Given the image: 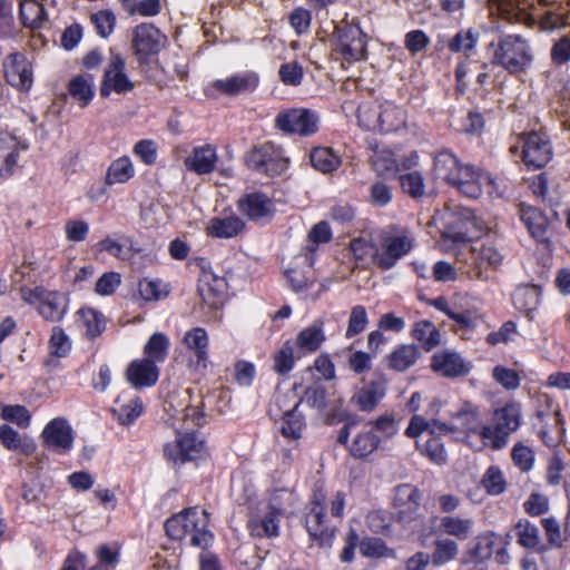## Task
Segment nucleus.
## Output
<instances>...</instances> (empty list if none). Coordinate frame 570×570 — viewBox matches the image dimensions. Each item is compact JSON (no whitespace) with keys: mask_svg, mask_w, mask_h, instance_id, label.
Instances as JSON below:
<instances>
[{"mask_svg":"<svg viewBox=\"0 0 570 570\" xmlns=\"http://www.w3.org/2000/svg\"><path fill=\"white\" fill-rule=\"evenodd\" d=\"M491 65L501 67L510 75L525 72L533 62L529 41L520 35H500L489 45Z\"/></svg>","mask_w":570,"mask_h":570,"instance_id":"f03ea898","label":"nucleus"},{"mask_svg":"<svg viewBox=\"0 0 570 570\" xmlns=\"http://www.w3.org/2000/svg\"><path fill=\"white\" fill-rule=\"evenodd\" d=\"M385 394V389L382 384L372 382L366 386L358 390L352 397V401L358 406L361 411H373Z\"/></svg>","mask_w":570,"mask_h":570,"instance_id":"4c0bfd02","label":"nucleus"},{"mask_svg":"<svg viewBox=\"0 0 570 570\" xmlns=\"http://www.w3.org/2000/svg\"><path fill=\"white\" fill-rule=\"evenodd\" d=\"M462 165L458 157L450 150H440L433 157L434 178L441 179L450 185Z\"/></svg>","mask_w":570,"mask_h":570,"instance_id":"c85d7f7f","label":"nucleus"},{"mask_svg":"<svg viewBox=\"0 0 570 570\" xmlns=\"http://www.w3.org/2000/svg\"><path fill=\"white\" fill-rule=\"evenodd\" d=\"M71 350V342L65 331L55 326L49 340L50 354L56 357H65Z\"/></svg>","mask_w":570,"mask_h":570,"instance_id":"bf43d9fd","label":"nucleus"},{"mask_svg":"<svg viewBox=\"0 0 570 570\" xmlns=\"http://www.w3.org/2000/svg\"><path fill=\"white\" fill-rule=\"evenodd\" d=\"M245 228V223L237 216L213 217L207 225L206 232L216 238H232L237 236Z\"/></svg>","mask_w":570,"mask_h":570,"instance_id":"2f4dec72","label":"nucleus"},{"mask_svg":"<svg viewBox=\"0 0 570 570\" xmlns=\"http://www.w3.org/2000/svg\"><path fill=\"white\" fill-rule=\"evenodd\" d=\"M324 495H315L311 502L309 511L305 517V524L311 539L321 548H331L334 541V529L325 524Z\"/></svg>","mask_w":570,"mask_h":570,"instance_id":"9b49d317","label":"nucleus"},{"mask_svg":"<svg viewBox=\"0 0 570 570\" xmlns=\"http://www.w3.org/2000/svg\"><path fill=\"white\" fill-rule=\"evenodd\" d=\"M431 368L442 377L456 379L466 376L472 365L460 353L442 350L431 357Z\"/></svg>","mask_w":570,"mask_h":570,"instance_id":"ddd939ff","label":"nucleus"},{"mask_svg":"<svg viewBox=\"0 0 570 570\" xmlns=\"http://www.w3.org/2000/svg\"><path fill=\"white\" fill-rule=\"evenodd\" d=\"M78 315L82 326L86 328L85 335L88 338L94 340L105 331L106 318L100 312L92 308H81Z\"/></svg>","mask_w":570,"mask_h":570,"instance_id":"a18cd8bd","label":"nucleus"},{"mask_svg":"<svg viewBox=\"0 0 570 570\" xmlns=\"http://www.w3.org/2000/svg\"><path fill=\"white\" fill-rule=\"evenodd\" d=\"M421 348L414 344H401L386 357L389 368L404 372L412 367L421 357Z\"/></svg>","mask_w":570,"mask_h":570,"instance_id":"c756f323","label":"nucleus"},{"mask_svg":"<svg viewBox=\"0 0 570 570\" xmlns=\"http://www.w3.org/2000/svg\"><path fill=\"white\" fill-rule=\"evenodd\" d=\"M278 515L268 511L263 518H252L248 521L250 534L257 538H273L278 535L279 529Z\"/></svg>","mask_w":570,"mask_h":570,"instance_id":"79ce46f5","label":"nucleus"},{"mask_svg":"<svg viewBox=\"0 0 570 570\" xmlns=\"http://www.w3.org/2000/svg\"><path fill=\"white\" fill-rule=\"evenodd\" d=\"M312 166L322 171L331 173L340 166V158L331 148L317 147L311 151L309 155Z\"/></svg>","mask_w":570,"mask_h":570,"instance_id":"09e8293b","label":"nucleus"},{"mask_svg":"<svg viewBox=\"0 0 570 570\" xmlns=\"http://www.w3.org/2000/svg\"><path fill=\"white\" fill-rule=\"evenodd\" d=\"M520 218L538 243L544 244L549 240V222L540 209L522 204L520 206Z\"/></svg>","mask_w":570,"mask_h":570,"instance_id":"4be33fe9","label":"nucleus"},{"mask_svg":"<svg viewBox=\"0 0 570 570\" xmlns=\"http://www.w3.org/2000/svg\"><path fill=\"white\" fill-rule=\"evenodd\" d=\"M475 522L471 517L445 514L439 519V531L460 541L468 540L474 531Z\"/></svg>","mask_w":570,"mask_h":570,"instance_id":"5701e85b","label":"nucleus"},{"mask_svg":"<svg viewBox=\"0 0 570 570\" xmlns=\"http://www.w3.org/2000/svg\"><path fill=\"white\" fill-rule=\"evenodd\" d=\"M4 77L7 81L18 88L28 89L32 83L31 66L24 55L13 52L3 60Z\"/></svg>","mask_w":570,"mask_h":570,"instance_id":"dca6fc26","label":"nucleus"},{"mask_svg":"<svg viewBox=\"0 0 570 570\" xmlns=\"http://www.w3.org/2000/svg\"><path fill=\"white\" fill-rule=\"evenodd\" d=\"M294 503V494L286 490L274 491L268 501V509L272 513L283 517Z\"/></svg>","mask_w":570,"mask_h":570,"instance_id":"e2e57ef3","label":"nucleus"},{"mask_svg":"<svg viewBox=\"0 0 570 570\" xmlns=\"http://www.w3.org/2000/svg\"><path fill=\"white\" fill-rule=\"evenodd\" d=\"M294 366V347L289 342H286L283 347L274 356V370L284 375L288 373Z\"/></svg>","mask_w":570,"mask_h":570,"instance_id":"774afa93","label":"nucleus"},{"mask_svg":"<svg viewBox=\"0 0 570 570\" xmlns=\"http://www.w3.org/2000/svg\"><path fill=\"white\" fill-rule=\"evenodd\" d=\"M458 554L459 546L454 540L450 538L436 539L431 560L434 566L440 567L454 560Z\"/></svg>","mask_w":570,"mask_h":570,"instance_id":"3c124183","label":"nucleus"},{"mask_svg":"<svg viewBox=\"0 0 570 570\" xmlns=\"http://www.w3.org/2000/svg\"><path fill=\"white\" fill-rule=\"evenodd\" d=\"M485 228L482 219L473 210L461 208L454 214V219L446 228L445 235L455 243H468L480 237Z\"/></svg>","mask_w":570,"mask_h":570,"instance_id":"9d476101","label":"nucleus"},{"mask_svg":"<svg viewBox=\"0 0 570 570\" xmlns=\"http://www.w3.org/2000/svg\"><path fill=\"white\" fill-rule=\"evenodd\" d=\"M480 178L479 169L471 165H462L450 185L470 198H478L482 194Z\"/></svg>","mask_w":570,"mask_h":570,"instance_id":"393cba45","label":"nucleus"},{"mask_svg":"<svg viewBox=\"0 0 570 570\" xmlns=\"http://www.w3.org/2000/svg\"><path fill=\"white\" fill-rule=\"evenodd\" d=\"M169 348V340L164 333H154L144 347L145 360L155 364L165 362Z\"/></svg>","mask_w":570,"mask_h":570,"instance_id":"49530a36","label":"nucleus"},{"mask_svg":"<svg viewBox=\"0 0 570 570\" xmlns=\"http://www.w3.org/2000/svg\"><path fill=\"white\" fill-rule=\"evenodd\" d=\"M414 236L407 232L383 230L379 236V244L372 253L373 264L382 269L393 268L397 262L407 255L414 247Z\"/></svg>","mask_w":570,"mask_h":570,"instance_id":"7ed1b4c3","label":"nucleus"},{"mask_svg":"<svg viewBox=\"0 0 570 570\" xmlns=\"http://www.w3.org/2000/svg\"><path fill=\"white\" fill-rule=\"evenodd\" d=\"M112 412L120 424L127 425L140 416L142 413V403L137 397L131 400L128 404H121L119 407L114 409Z\"/></svg>","mask_w":570,"mask_h":570,"instance_id":"0e129e2a","label":"nucleus"},{"mask_svg":"<svg viewBox=\"0 0 570 570\" xmlns=\"http://www.w3.org/2000/svg\"><path fill=\"white\" fill-rule=\"evenodd\" d=\"M184 343L188 350L195 353V367L206 370L208 363V335L203 327H195L185 333Z\"/></svg>","mask_w":570,"mask_h":570,"instance_id":"bb28decb","label":"nucleus"},{"mask_svg":"<svg viewBox=\"0 0 570 570\" xmlns=\"http://www.w3.org/2000/svg\"><path fill=\"white\" fill-rule=\"evenodd\" d=\"M518 543L529 550L540 549V534L537 525L527 519H521L514 527Z\"/></svg>","mask_w":570,"mask_h":570,"instance_id":"c03bdc74","label":"nucleus"},{"mask_svg":"<svg viewBox=\"0 0 570 570\" xmlns=\"http://www.w3.org/2000/svg\"><path fill=\"white\" fill-rule=\"evenodd\" d=\"M240 213L252 220H259L264 217L273 216V204L271 199L262 193L246 195L238 200Z\"/></svg>","mask_w":570,"mask_h":570,"instance_id":"b1692460","label":"nucleus"},{"mask_svg":"<svg viewBox=\"0 0 570 570\" xmlns=\"http://www.w3.org/2000/svg\"><path fill=\"white\" fill-rule=\"evenodd\" d=\"M19 7L21 23L27 28H39L47 19L45 7L36 0H21Z\"/></svg>","mask_w":570,"mask_h":570,"instance_id":"58836bf2","label":"nucleus"},{"mask_svg":"<svg viewBox=\"0 0 570 570\" xmlns=\"http://www.w3.org/2000/svg\"><path fill=\"white\" fill-rule=\"evenodd\" d=\"M336 38L335 50L347 62L358 61L366 55V35L355 24L336 27L334 31Z\"/></svg>","mask_w":570,"mask_h":570,"instance_id":"423d86ee","label":"nucleus"},{"mask_svg":"<svg viewBox=\"0 0 570 570\" xmlns=\"http://www.w3.org/2000/svg\"><path fill=\"white\" fill-rule=\"evenodd\" d=\"M324 340L325 336L321 325H311L299 332L296 337V345L303 352L312 353L320 348Z\"/></svg>","mask_w":570,"mask_h":570,"instance_id":"8fccbe9b","label":"nucleus"},{"mask_svg":"<svg viewBox=\"0 0 570 570\" xmlns=\"http://www.w3.org/2000/svg\"><path fill=\"white\" fill-rule=\"evenodd\" d=\"M167 38L151 23H140L134 30L131 46L140 65L148 62L165 47Z\"/></svg>","mask_w":570,"mask_h":570,"instance_id":"0eeeda50","label":"nucleus"},{"mask_svg":"<svg viewBox=\"0 0 570 570\" xmlns=\"http://www.w3.org/2000/svg\"><path fill=\"white\" fill-rule=\"evenodd\" d=\"M0 442L10 451L30 455L36 451V444L28 438H23L18 431L8 424L0 425Z\"/></svg>","mask_w":570,"mask_h":570,"instance_id":"c9c22d12","label":"nucleus"},{"mask_svg":"<svg viewBox=\"0 0 570 570\" xmlns=\"http://www.w3.org/2000/svg\"><path fill=\"white\" fill-rule=\"evenodd\" d=\"M423 432H426L430 438L446 435L455 432L454 424L451 422L444 423L440 420H426L421 415H413L405 430V435L412 439H417Z\"/></svg>","mask_w":570,"mask_h":570,"instance_id":"aec40b11","label":"nucleus"},{"mask_svg":"<svg viewBox=\"0 0 570 570\" xmlns=\"http://www.w3.org/2000/svg\"><path fill=\"white\" fill-rule=\"evenodd\" d=\"M275 127L284 134L311 136L318 130V116L309 109H286L276 116Z\"/></svg>","mask_w":570,"mask_h":570,"instance_id":"39448f33","label":"nucleus"},{"mask_svg":"<svg viewBox=\"0 0 570 570\" xmlns=\"http://www.w3.org/2000/svg\"><path fill=\"white\" fill-rule=\"evenodd\" d=\"M380 106L363 104L357 108V119L361 126L367 130L379 131Z\"/></svg>","mask_w":570,"mask_h":570,"instance_id":"69168bd1","label":"nucleus"},{"mask_svg":"<svg viewBox=\"0 0 570 570\" xmlns=\"http://www.w3.org/2000/svg\"><path fill=\"white\" fill-rule=\"evenodd\" d=\"M421 493L412 484H400L394 490V510L397 522L411 525L422 518L420 507Z\"/></svg>","mask_w":570,"mask_h":570,"instance_id":"6e6552de","label":"nucleus"},{"mask_svg":"<svg viewBox=\"0 0 570 570\" xmlns=\"http://www.w3.org/2000/svg\"><path fill=\"white\" fill-rule=\"evenodd\" d=\"M479 40V32L474 29L459 31L448 43V48L453 52H470Z\"/></svg>","mask_w":570,"mask_h":570,"instance_id":"5fc2aeb1","label":"nucleus"},{"mask_svg":"<svg viewBox=\"0 0 570 570\" xmlns=\"http://www.w3.org/2000/svg\"><path fill=\"white\" fill-rule=\"evenodd\" d=\"M167 535L173 540H189V544L200 549H207L214 539L208 530V514L206 510L188 508L173 515L165 522Z\"/></svg>","mask_w":570,"mask_h":570,"instance_id":"f257e3e1","label":"nucleus"},{"mask_svg":"<svg viewBox=\"0 0 570 570\" xmlns=\"http://www.w3.org/2000/svg\"><path fill=\"white\" fill-rule=\"evenodd\" d=\"M473 264L468 271L471 279L488 281L490 268L495 269L501 265L503 256L492 245L482 244L480 247H472Z\"/></svg>","mask_w":570,"mask_h":570,"instance_id":"4468645a","label":"nucleus"},{"mask_svg":"<svg viewBox=\"0 0 570 570\" xmlns=\"http://www.w3.org/2000/svg\"><path fill=\"white\" fill-rule=\"evenodd\" d=\"M259 82V77L254 71L235 73L226 79L215 80L214 89L226 96H237L254 91Z\"/></svg>","mask_w":570,"mask_h":570,"instance_id":"6ab92c4d","label":"nucleus"},{"mask_svg":"<svg viewBox=\"0 0 570 570\" xmlns=\"http://www.w3.org/2000/svg\"><path fill=\"white\" fill-rule=\"evenodd\" d=\"M68 307L67 297L59 292L45 293L38 305L39 314L47 321L59 322L63 318Z\"/></svg>","mask_w":570,"mask_h":570,"instance_id":"cd10ccee","label":"nucleus"},{"mask_svg":"<svg viewBox=\"0 0 570 570\" xmlns=\"http://www.w3.org/2000/svg\"><path fill=\"white\" fill-rule=\"evenodd\" d=\"M43 443L60 453L71 449L73 442L72 430L67 420L56 417L42 431Z\"/></svg>","mask_w":570,"mask_h":570,"instance_id":"f3484780","label":"nucleus"},{"mask_svg":"<svg viewBox=\"0 0 570 570\" xmlns=\"http://www.w3.org/2000/svg\"><path fill=\"white\" fill-rule=\"evenodd\" d=\"M380 442V438L373 431L361 432L354 438L350 453L355 459H365L377 450Z\"/></svg>","mask_w":570,"mask_h":570,"instance_id":"37998d69","label":"nucleus"},{"mask_svg":"<svg viewBox=\"0 0 570 570\" xmlns=\"http://www.w3.org/2000/svg\"><path fill=\"white\" fill-rule=\"evenodd\" d=\"M368 324L367 313L364 306L356 305L351 309L345 337L351 338L362 333Z\"/></svg>","mask_w":570,"mask_h":570,"instance_id":"13d9d810","label":"nucleus"},{"mask_svg":"<svg viewBox=\"0 0 570 570\" xmlns=\"http://www.w3.org/2000/svg\"><path fill=\"white\" fill-rule=\"evenodd\" d=\"M216 160V149L212 145H205L193 149L185 159V166L198 175H205L215 169Z\"/></svg>","mask_w":570,"mask_h":570,"instance_id":"a878e982","label":"nucleus"},{"mask_svg":"<svg viewBox=\"0 0 570 570\" xmlns=\"http://www.w3.org/2000/svg\"><path fill=\"white\" fill-rule=\"evenodd\" d=\"M552 156L550 141L539 132H531L523 142L522 157L528 167L539 169L546 166Z\"/></svg>","mask_w":570,"mask_h":570,"instance_id":"2eb2a0df","label":"nucleus"},{"mask_svg":"<svg viewBox=\"0 0 570 570\" xmlns=\"http://www.w3.org/2000/svg\"><path fill=\"white\" fill-rule=\"evenodd\" d=\"M379 131L390 132L405 125L404 110L393 102L386 101L380 105Z\"/></svg>","mask_w":570,"mask_h":570,"instance_id":"f704fd0d","label":"nucleus"},{"mask_svg":"<svg viewBox=\"0 0 570 570\" xmlns=\"http://www.w3.org/2000/svg\"><path fill=\"white\" fill-rule=\"evenodd\" d=\"M125 68L124 58L120 55H111L100 86L101 97H109L111 91L127 94L135 88V83L126 75Z\"/></svg>","mask_w":570,"mask_h":570,"instance_id":"f8f14e48","label":"nucleus"},{"mask_svg":"<svg viewBox=\"0 0 570 570\" xmlns=\"http://www.w3.org/2000/svg\"><path fill=\"white\" fill-rule=\"evenodd\" d=\"M400 184L404 193L419 199L425 195L424 177L420 171H412L400 176Z\"/></svg>","mask_w":570,"mask_h":570,"instance_id":"4d7b16f0","label":"nucleus"},{"mask_svg":"<svg viewBox=\"0 0 570 570\" xmlns=\"http://www.w3.org/2000/svg\"><path fill=\"white\" fill-rule=\"evenodd\" d=\"M135 174L134 166L128 157H120L114 160L106 176V183L108 185L124 184L128 181Z\"/></svg>","mask_w":570,"mask_h":570,"instance_id":"de8ad7c7","label":"nucleus"},{"mask_svg":"<svg viewBox=\"0 0 570 570\" xmlns=\"http://www.w3.org/2000/svg\"><path fill=\"white\" fill-rule=\"evenodd\" d=\"M127 381L136 389L148 387L156 384L159 368L151 360L134 361L126 371Z\"/></svg>","mask_w":570,"mask_h":570,"instance_id":"412c9836","label":"nucleus"},{"mask_svg":"<svg viewBox=\"0 0 570 570\" xmlns=\"http://www.w3.org/2000/svg\"><path fill=\"white\" fill-rule=\"evenodd\" d=\"M498 539L499 535L492 531L479 534L474 546L465 552L462 563L484 562L491 559Z\"/></svg>","mask_w":570,"mask_h":570,"instance_id":"7c9ffc66","label":"nucleus"},{"mask_svg":"<svg viewBox=\"0 0 570 570\" xmlns=\"http://www.w3.org/2000/svg\"><path fill=\"white\" fill-rule=\"evenodd\" d=\"M205 443L195 432L186 433L177 440V444L171 446L165 445V455L174 462H186L198 458L204 451Z\"/></svg>","mask_w":570,"mask_h":570,"instance_id":"a211bd4d","label":"nucleus"},{"mask_svg":"<svg viewBox=\"0 0 570 570\" xmlns=\"http://www.w3.org/2000/svg\"><path fill=\"white\" fill-rule=\"evenodd\" d=\"M19 158V144L16 137L0 135V177L13 174Z\"/></svg>","mask_w":570,"mask_h":570,"instance_id":"72a5a7b5","label":"nucleus"},{"mask_svg":"<svg viewBox=\"0 0 570 570\" xmlns=\"http://www.w3.org/2000/svg\"><path fill=\"white\" fill-rule=\"evenodd\" d=\"M412 337L420 343L425 351H431L441 343V333L430 321H420L414 324Z\"/></svg>","mask_w":570,"mask_h":570,"instance_id":"ea45409f","label":"nucleus"},{"mask_svg":"<svg viewBox=\"0 0 570 570\" xmlns=\"http://www.w3.org/2000/svg\"><path fill=\"white\" fill-rule=\"evenodd\" d=\"M416 448L424 456L439 465L444 464L448 460L444 444L438 436H429L424 443L416 441Z\"/></svg>","mask_w":570,"mask_h":570,"instance_id":"603ef678","label":"nucleus"},{"mask_svg":"<svg viewBox=\"0 0 570 570\" xmlns=\"http://www.w3.org/2000/svg\"><path fill=\"white\" fill-rule=\"evenodd\" d=\"M278 77L285 86L297 87L304 78V68L297 61L283 63L278 69Z\"/></svg>","mask_w":570,"mask_h":570,"instance_id":"052dcab7","label":"nucleus"},{"mask_svg":"<svg viewBox=\"0 0 570 570\" xmlns=\"http://www.w3.org/2000/svg\"><path fill=\"white\" fill-rule=\"evenodd\" d=\"M299 402H297L292 410L284 413L282 434L296 440L301 436L302 428L304 425L303 416L297 412Z\"/></svg>","mask_w":570,"mask_h":570,"instance_id":"6e6d98bb","label":"nucleus"},{"mask_svg":"<svg viewBox=\"0 0 570 570\" xmlns=\"http://www.w3.org/2000/svg\"><path fill=\"white\" fill-rule=\"evenodd\" d=\"M331 238L332 232L330 225L326 222L317 223L308 233L307 252L311 254L315 253L318 244L327 243Z\"/></svg>","mask_w":570,"mask_h":570,"instance_id":"338daca9","label":"nucleus"},{"mask_svg":"<svg viewBox=\"0 0 570 570\" xmlns=\"http://www.w3.org/2000/svg\"><path fill=\"white\" fill-rule=\"evenodd\" d=\"M198 292L205 304L212 308H218L225 299L226 282L222 277H213L210 281L203 282Z\"/></svg>","mask_w":570,"mask_h":570,"instance_id":"e433bc0d","label":"nucleus"},{"mask_svg":"<svg viewBox=\"0 0 570 570\" xmlns=\"http://www.w3.org/2000/svg\"><path fill=\"white\" fill-rule=\"evenodd\" d=\"M521 407L509 403L493 413V425H482L480 435L485 445L500 450L508 444L509 435L520 426Z\"/></svg>","mask_w":570,"mask_h":570,"instance_id":"20e7f679","label":"nucleus"},{"mask_svg":"<svg viewBox=\"0 0 570 570\" xmlns=\"http://www.w3.org/2000/svg\"><path fill=\"white\" fill-rule=\"evenodd\" d=\"M370 163L377 175L381 176L393 175L397 171V161L394 153L386 148L373 147Z\"/></svg>","mask_w":570,"mask_h":570,"instance_id":"a19ab883","label":"nucleus"},{"mask_svg":"<svg viewBox=\"0 0 570 570\" xmlns=\"http://www.w3.org/2000/svg\"><path fill=\"white\" fill-rule=\"evenodd\" d=\"M482 484L487 489L488 493L492 495L501 494L507 488L503 474L501 470L495 465H491L487 470L482 479Z\"/></svg>","mask_w":570,"mask_h":570,"instance_id":"680f3d73","label":"nucleus"},{"mask_svg":"<svg viewBox=\"0 0 570 570\" xmlns=\"http://www.w3.org/2000/svg\"><path fill=\"white\" fill-rule=\"evenodd\" d=\"M247 166L261 174L276 176L287 168V161L273 144L255 147L246 157Z\"/></svg>","mask_w":570,"mask_h":570,"instance_id":"1a4fd4ad","label":"nucleus"},{"mask_svg":"<svg viewBox=\"0 0 570 570\" xmlns=\"http://www.w3.org/2000/svg\"><path fill=\"white\" fill-rule=\"evenodd\" d=\"M69 94L77 100L80 107H86L94 97V87L91 78L77 76L69 82Z\"/></svg>","mask_w":570,"mask_h":570,"instance_id":"864d4df0","label":"nucleus"},{"mask_svg":"<svg viewBox=\"0 0 570 570\" xmlns=\"http://www.w3.org/2000/svg\"><path fill=\"white\" fill-rule=\"evenodd\" d=\"M450 419L454 424L455 432H478L480 434L481 424L478 409L470 402H464L462 406L450 414Z\"/></svg>","mask_w":570,"mask_h":570,"instance_id":"473e14b6","label":"nucleus"}]
</instances>
